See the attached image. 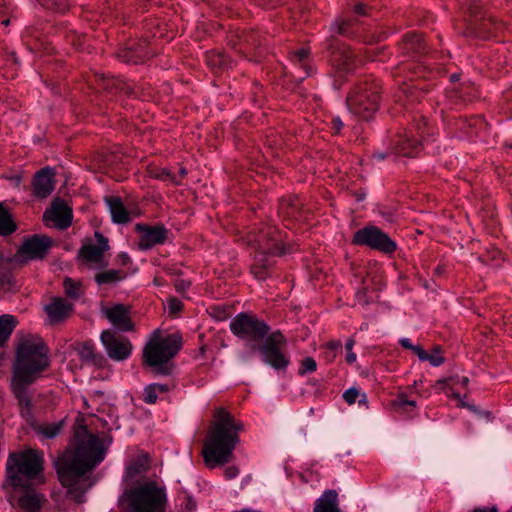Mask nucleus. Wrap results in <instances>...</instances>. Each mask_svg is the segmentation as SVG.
I'll return each mask as SVG.
<instances>
[{"label": "nucleus", "instance_id": "18", "mask_svg": "<svg viewBox=\"0 0 512 512\" xmlns=\"http://www.w3.org/2000/svg\"><path fill=\"white\" fill-rule=\"evenodd\" d=\"M42 221L46 227L64 229V198L57 196L43 213Z\"/></svg>", "mask_w": 512, "mask_h": 512}, {"label": "nucleus", "instance_id": "43", "mask_svg": "<svg viewBox=\"0 0 512 512\" xmlns=\"http://www.w3.org/2000/svg\"><path fill=\"white\" fill-rule=\"evenodd\" d=\"M55 469L57 472L58 480L64 487V453L58 455L55 461Z\"/></svg>", "mask_w": 512, "mask_h": 512}, {"label": "nucleus", "instance_id": "50", "mask_svg": "<svg viewBox=\"0 0 512 512\" xmlns=\"http://www.w3.org/2000/svg\"><path fill=\"white\" fill-rule=\"evenodd\" d=\"M239 474V469L236 466H228L224 470V476L227 480L235 478Z\"/></svg>", "mask_w": 512, "mask_h": 512}, {"label": "nucleus", "instance_id": "39", "mask_svg": "<svg viewBox=\"0 0 512 512\" xmlns=\"http://www.w3.org/2000/svg\"><path fill=\"white\" fill-rule=\"evenodd\" d=\"M463 9L466 10L471 16L478 17L482 15V1L481 0H465Z\"/></svg>", "mask_w": 512, "mask_h": 512}, {"label": "nucleus", "instance_id": "4", "mask_svg": "<svg viewBox=\"0 0 512 512\" xmlns=\"http://www.w3.org/2000/svg\"><path fill=\"white\" fill-rule=\"evenodd\" d=\"M249 243L255 247L251 273L258 280H265L275 265V256L285 253L284 234L275 226L265 225L250 233Z\"/></svg>", "mask_w": 512, "mask_h": 512}, {"label": "nucleus", "instance_id": "40", "mask_svg": "<svg viewBox=\"0 0 512 512\" xmlns=\"http://www.w3.org/2000/svg\"><path fill=\"white\" fill-rule=\"evenodd\" d=\"M152 177L162 180V181H171L176 185L180 184V180L176 175H173L170 170L166 168L158 169L152 172Z\"/></svg>", "mask_w": 512, "mask_h": 512}, {"label": "nucleus", "instance_id": "54", "mask_svg": "<svg viewBox=\"0 0 512 512\" xmlns=\"http://www.w3.org/2000/svg\"><path fill=\"white\" fill-rule=\"evenodd\" d=\"M73 223V212L72 208L69 206L68 202L66 201V229L71 226Z\"/></svg>", "mask_w": 512, "mask_h": 512}, {"label": "nucleus", "instance_id": "19", "mask_svg": "<svg viewBox=\"0 0 512 512\" xmlns=\"http://www.w3.org/2000/svg\"><path fill=\"white\" fill-rule=\"evenodd\" d=\"M421 143L415 138L413 129L411 128L404 135L399 136L393 149L396 154L405 157H414L420 152Z\"/></svg>", "mask_w": 512, "mask_h": 512}, {"label": "nucleus", "instance_id": "57", "mask_svg": "<svg viewBox=\"0 0 512 512\" xmlns=\"http://www.w3.org/2000/svg\"><path fill=\"white\" fill-rule=\"evenodd\" d=\"M365 9H366V6L364 4H357L354 8V12L358 15H365L366 12H365Z\"/></svg>", "mask_w": 512, "mask_h": 512}, {"label": "nucleus", "instance_id": "5", "mask_svg": "<svg viewBox=\"0 0 512 512\" xmlns=\"http://www.w3.org/2000/svg\"><path fill=\"white\" fill-rule=\"evenodd\" d=\"M44 457L36 449L10 452L6 461V482L11 487L28 488L44 483Z\"/></svg>", "mask_w": 512, "mask_h": 512}, {"label": "nucleus", "instance_id": "28", "mask_svg": "<svg viewBox=\"0 0 512 512\" xmlns=\"http://www.w3.org/2000/svg\"><path fill=\"white\" fill-rule=\"evenodd\" d=\"M95 84L97 88L112 92L114 89L123 90L125 85L121 80L114 77H108L104 73H95Z\"/></svg>", "mask_w": 512, "mask_h": 512}, {"label": "nucleus", "instance_id": "62", "mask_svg": "<svg viewBox=\"0 0 512 512\" xmlns=\"http://www.w3.org/2000/svg\"><path fill=\"white\" fill-rule=\"evenodd\" d=\"M374 157H376V158H377V159H379V160H382V159H384V158H385V155H384V154H382V153H378V154H375V155H374Z\"/></svg>", "mask_w": 512, "mask_h": 512}, {"label": "nucleus", "instance_id": "63", "mask_svg": "<svg viewBox=\"0 0 512 512\" xmlns=\"http://www.w3.org/2000/svg\"><path fill=\"white\" fill-rule=\"evenodd\" d=\"M3 24L8 25L9 24V20L8 19L4 20Z\"/></svg>", "mask_w": 512, "mask_h": 512}, {"label": "nucleus", "instance_id": "51", "mask_svg": "<svg viewBox=\"0 0 512 512\" xmlns=\"http://www.w3.org/2000/svg\"><path fill=\"white\" fill-rule=\"evenodd\" d=\"M308 56V50L302 48L300 50H297L296 52H294V59L296 62H298L299 64H301Z\"/></svg>", "mask_w": 512, "mask_h": 512}, {"label": "nucleus", "instance_id": "20", "mask_svg": "<svg viewBox=\"0 0 512 512\" xmlns=\"http://www.w3.org/2000/svg\"><path fill=\"white\" fill-rule=\"evenodd\" d=\"M31 383H26L21 381L20 379H12V391L16 399L18 400V404L20 406V413L23 417H28L31 415V397L28 393L27 387Z\"/></svg>", "mask_w": 512, "mask_h": 512}, {"label": "nucleus", "instance_id": "8", "mask_svg": "<svg viewBox=\"0 0 512 512\" xmlns=\"http://www.w3.org/2000/svg\"><path fill=\"white\" fill-rule=\"evenodd\" d=\"M181 346L180 335L170 334L162 337L156 330L143 349V361L153 367L158 374L169 375L172 371L170 360L179 352Z\"/></svg>", "mask_w": 512, "mask_h": 512}, {"label": "nucleus", "instance_id": "7", "mask_svg": "<svg viewBox=\"0 0 512 512\" xmlns=\"http://www.w3.org/2000/svg\"><path fill=\"white\" fill-rule=\"evenodd\" d=\"M166 504V488L153 480L125 490L120 498L122 512H165Z\"/></svg>", "mask_w": 512, "mask_h": 512}, {"label": "nucleus", "instance_id": "3", "mask_svg": "<svg viewBox=\"0 0 512 512\" xmlns=\"http://www.w3.org/2000/svg\"><path fill=\"white\" fill-rule=\"evenodd\" d=\"M242 430L243 424L225 408L215 409L202 450V456L208 468L214 469L232 459L233 451L239 442L238 433Z\"/></svg>", "mask_w": 512, "mask_h": 512}, {"label": "nucleus", "instance_id": "64", "mask_svg": "<svg viewBox=\"0 0 512 512\" xmlns=\"http://www.w3.org/2000/svg\"><path fill=\"white\" fill-rule=\"evenodd\" d=\"M453 396H454L455 398H459V394H458V393H453Z\"/></svg>", "mask_w": 512, "mask_h": 512}, {"label": "nucleus", "instance_id": "6", "mask_svg": "<svg viewBox=\"0 0 512 512\" xmlns=\"http://www.w3.org/2000/svg\"><path fill=\"white\" fill-rule=\"evenodd\" d=\"M47 347L37 336L22 339L16 350L13 378L33 383L37 375L48 366Z\"/></svg>", "mask_w": 512, "mask_h": 512}, {"label": "nucleus", "instance_id": "35", "mask_svg": "<svg viewBox=\"0 0 512 512\" xmlns=\"http://www.w3.org/2000/svg\"><path fill=\"white\" fill-rule=\"evenodd\" d=\"M84 290L80 281L66 277V298L78 299L84 294Z\"/></svg>", "mask_w": 512, "mask_h": 512}, {"label": "nucleus", "instance_id": "23", "mask_svg": "<svg viewBox=\"0 0 512 512\" xmlns=\"http://www.w3.org/2000/svg\"><path fill=\"white\" fill-rule=\"evenodd\" d=\"M149 56L148 51L144 46H137L136 48L129 46L119 51L118 57L122 62L128 64H138L143 62Z\"/></svg>", "mask_w": 512, "mask_h": 512}, {"label": "nucleus", "instance_id": "33", "mask_svg": "<svg viewBox=\"0 0 512 512\" xmlns=\"http://www.w3.org/2000/svg\"><path fill=\"white\" fill-rule=\"evenodd\" d=\"M64 420H60L58 423H45L37 427L36 431L46 439H52L57 436L63 426Z\"/></svg>", "mask_w": 512, "mask_h": 512}, {"label": "nucleus", "instance_id": "45", "mask_svg": "<svg viewBox=\"0 0 512 512\" xmlns=\"http://www.w3.org/2000/svg\"><path fill=\"white\" fill-rule=\"evenodd\" d=\"M354 345L355 340L353 338H349L345 344L347 350L346 361L349 364H353L356 361V354L352 351Z\"/></svg>", "mask_w": 512, "mask_h": 512}, {"label": "nucleus", "instance_id": "17", "mask_svg": "<svg viewBox=\"0 0 512 512\" xmlns=\"http://www.w3.org/2000/svg\"><path fill=\"white\" fill-rule=\"evenodd\" d=\"M135 230L139 233L138 246L141 250H148L155 245L163 244L168 235V230L164 225L149 226L137 224Z\"/></svg>", "mask_w": 512, "mask_h": 512}, {"label": "nucleus", "instance_id": "42", "mask_svg": "<svg viewBox=\"0 0 512 512\" xmlns=\"http://www.w3.org/2000/svg\"><path fill=\"white\" fill-rule=\"evenodd\" d=\"M413 129H415L418 136L421 138L425 137L426 129H428V121L425 117L420 116L414 120Z\"/></svg>", "mask_w": 512, "mask_h": 512}, {"label": "nucleus", "instance_id": "11", "mask_svg": "<svg viewBox=\"0 0 512 512\" xmlns=\"http://www.w3.org/2000/svg\"><path fill=\"white\" fill-rule=\"evenodd\" d=\"M352 243L367 246L383 253H393L397 248L396 243L376 226H367L356 231Z\"/></svg>", "mask_w": 512, "mask_h": 512}, {"label": "nucleus", "instance_id": "27", "mask_svg": "<svg viewBox=\"0 0 512 512\" xmlns=\"http://www.w3.org/2000/svg\"><path fill=\"white\" fill-rule=\"evenodd\" d=\"M402 49L406 53L421 54L425 50V43L421 35L416 33L407 34L403 39Z\"/></svg>", "mask_w": 512, "mask_h": 512}, {"label": "nucleus", "instance_id": "61", "mask_svg": "<svg viewBox=\"0 0 512 512\" xmlns=\"http://www.w3.org/2000/svg\"><path fill=\"white\" fill-rule=\"evenodd\" d=\"M65 309H66V316L72 311V307L70 304H68L66 302V306H65Z\"/></svg>", "mask_w": 512, "mask_h": 512}, {"label": "nucleus", "instance_id": "52", "mask_svg": "<svg viewBox=\"0 0 512 512\" xmlns=\"http://www.w3.org/2000/svg\"><path fill=\"white\" fill-rule=\"evenodd\" d=\"M421 361H426L427 359V352L419 345H415V347L412 350Z\"/></svg>", "mask_w": 512, "mask_h": 512}, {"label": "nucleus", "instance_id": "13", "mask_svg": "<svg viewBox=\"0 0 512 512\" xmlns=\"http://www.w3.org/2000/svg\"><path fill=\"white\" fill-rule=\"evenodd\" d=\"M97 244L83 245L79 251L80 257L95 269H104L109 265L104 253L109 250L108 239L101 233L96 232Z\"/></svg>", "mask_w": 512, "mask_h": 512}, {"label": "nucleus", "instance_id": "9", "mask_svg": "<svg viewBox=\"0 0 512 512\" xmlns=\"http://www.w3.org/2000/svg\"><path fill=\"white\" fill-rule=\"evenodd\" d=\"M380 100V85L375 80L365 81L347 97L349 110L358 117L368 120L377 111Z\"/></svg>", "mask_w": 512, "mask_h": 512}, {"label": "nucleus", "instance_id": "49", "mask_svg": "<svg viewBox=\"0 0 512 512\" xmlns=\"http://www.w3.org/2000/svg\"><path fill=\"white\" fill-rule=\"evenodd\" d=\"M168 304H169V309L172 313L179 312L183 307L182 302L176 298L169 299Z\"/></svg>", "mask_w": 512, "mask_h": 512}, {"label": "nucleus", "instance_id": "36", "mask_svg": "<svg viewBox=\"0 0 512 512\" xmlns=\"http://www.w3.org/2000/svg\"><path fill=\"white\" fill-rule=\"evenodd\" d=\"M207 64L215 71L224 69L228 65V58L223 53H211L206 57Z\"/></svg>", "mask_w": 512, "mask_h": 512}, {"label": "nucleus", "instance_id": "29", "mask_svg": "<svg viewBox=\"0 0 512 512\" xmlns=\"http://www.w3.org/2000/svg\"><path fill=\"white\" fill-rule=\"evenodd\" d=\"M17 225L7 208L0 202V235L8 236L14 233Z\"/></svg>", "mask_w": 512, "mask_h": 512}, {"label": "nucleus", "instance_id": "46", "mask_svg": "<svg viewBox=\"0 0 512 512\" xmlns=\"http://www.w3.org/2000/svg\"><path fill=\"white\" fill-rule=\"evenodd\" d=\"M394 406L399 408V409H403L405 410V408L407 406H410V407H415V401L413 400H408L405 396L401 395L399 396L395 401H394Z\"/></svg>", "mask_w": 512, "mask_h": 512}, {"label": "nucleus", "instance_id": "21", "mask_svg": "<svg viewBox=\"0 0 512 512\" xmlns=\"http://www.w3.org/2000/svg\"><path fill=\"white\" fill-rule=\"evenodd\" d=\"M313 512H342L336 490L330 489L324 491L315 501Z\"/></svg>", "mask_w": 512, "mask_h": 512}, {"label": "nucleus", "instance_id": "2", "mask_svg": "<svg viewBox=\"0 0 512 512\" xmlns=\"http://www.w3.org/2000/svg\"><path fill=\"white\" fill-rule=\"evenodd\" d=\"M231 332L238 338L251 343L252 350H258L262 361L276 370H284L289 358L283 352L286 338L280 331L269 333L270 327L257 316L239 313L230 322Z\"/></svg>", "mask_w": 512, "mask_h": 512}, {"label": "nucleus", "instance_id": "53", "mask_svg": "<svg viewBox=\"0 0 512 512\" xmlns=\"http://www.w3.org/2000/svg\"><path fill=\"white\" fill-rule=\"evenodd\" d=\"M117 261L120 265L127 266L131 262V259L127 253L121 252L117 256Z\"/></svg>", "mask_w": 512, "mask_h": 512}, {"label": "nucleus", "instance_id": "34", "mask_svg": "<svg viewBox=\"0 0 512 512\" xmlns=\"http://www.w3.org/2000/svg\"><path fill=\"white\" fill-rule=\"evenodd\" d=\"M333 61L339 65L343 66L344 69L349 70L353 63V54L347 50H335L332 51Z\"/></svg>", "mask_w": 512, "mask_h": 512}, {"label": "nucleus", "instance_id": "60", "mask_svg": "<svg viewBox=\"0 0 512 512\" xmlns=\"http://www.w3.org/2000/svg\"><path fill=\"white\" fill-rule=\"evenodd\" d=\"M186 175H187V170H186V168L182 167L179 170L180 177H177V178L181 181V179L184 178Z\"/></svg>", "mask_w": 512, "mask_h": 512}, {"label": "nucleus", "instance_id": "59", "mask_svg": "<svg viewBox=\"0 0 512 512\" xmlns=\"http://www.w3.org/2000/svg\"><path fill=\"white\" fill-rule=\"evenodd\" d=\"M357 300L359 303H362V304H367V300L365 299V290H362V291H358L357 292Z\"/></svg>", "mask_w": 512, "mask_h": 512}, {"label": "nucleus", "instance_id": "31", "mask_svg": "<svg viewBox=\"0 0 512 512\" xmlns=\"http://www.w3.org/2000/svg\"><path fill=\"white\" fill-rule=\"evenodd\" d=\"M168 391H169L168 385L153 383L145 388L143 399L148 404H154V403H156L159 394H165Z\"/></svg>", "mask_w": 512, "mask_h": 512}, {"label": "nucleus", "instance_id": "38", "mask_svg": "<svg viewBox=\"0 0 512 512\" xmlns=\"http://www.w3.org/2000/svg\"><path fill=\"white\" fill-rule=\"evenodd\" d=\"M468 382H469L468 377L451 376L448 378L439 379L436 382V385L440 386L441 389H444V387L446 385L451 386V387H454L456 385L466 386L468 384Z\"/></svg>", "mask_w": 512, "mask_h": 512}, {"label": "nucleus", "instance_id": "55", "mask_svg": "<svg viewBox=\"0 0 512 512\" xmlns=\"http://www.w3.org/2000/svg\"><path fill=\"white\" fill-rule=\"evenodd\" d=\"M400 344L402 347L406 348V349H411L413 350V348L415 347V345H413L410 341V339L408 338H402L400 339Z\"/></svg>", "mask_w": 512, "mask_h": 512}, {"label": "nucleus", "instance_id": "30", "mask_svg": "<svg viewBox=\"0 0 512 512\" xmlns=\"http://www.w3.org/2000/svg\"><path fill=\"white\" fill-rule=\"evenodd\" d=\"M149 469V459L147 456H140L126 467V478L132 479L137 475L146 472Z\"/></svg>", "mask_w": 512, "mask_h": 512}, {"label": "nucleus", "instance_id": "37", "mask_svg": "<svg viewBox=\"0 0 512 512\" xmlns=\"http://www.w3.org/2000/svg\"><path fill=\"white\" fill-rule=\"evenodd\" d=\"M342 343L339 340H332L325 344L324 349V358L327 362H332L335 360L338 351L341 350Z\"/></svg>", "mask_w": 512, "mask_h": 512}, {"label": "nucleus", "instance_id": "44", "mask_svg": "<svg viewBox=\"0 0 512 512\" xmlns=\"http://www.w3.org/2000/svg\"><path fill=\"white\" fill-rule=\"evenodd\" d=\"M426 361H429L432 366L438 367L444 363L445 359L440 355V349L437 347L433 354L427 353Z\"/></svg>", "mask_w": 512, "mask_h": 512}, {"label": "nucleus", "instance_id": "41", "mask_svg": "<svg viewBox=\"0 0 512 512\" xmlns=\"http://www.w3.org/2000/svg\"><path fill=\"white\" fill-rule=\"evenodd\" d=\"M317 368V363L314 358L306 357L302 360L299 368V374L304 375L306 373L314 372Z\"/></svg>", "mask_w": 512, "mask_h": 512}, {"label": "nucleus", "instance_id": "16", "mask_svg": "<svg viewBox=\"0 0 512 512\" xmlns=\"http://www.w3.org/2000/svg\"><path fill=\"white\" fill-rule=\"evenodd\" d=\"M101 313L108 321L121 332H130L134 330V323L131 319L129 306L124 304H115L111 307L102 306Z\"/></svg>", "mask_w": 512, "mask_h": 512}, {"label": "nucleus", "instance_id": "58", "mask_svg": "<svg viewBox=\"0 0 512 512\" xmlns=\"http://www.w3.org/2000/svg\"><path fill=\"white\" fill-rule=\"evenodd\" d=\"M332 124H333V128L335 129V131L338 133L340 131V129L342 128L343 126V123L342 121L339 119V118H334L332 120Z\"/></svg>", "mask_w": 512, "mask_h": 512}, {"label": "nucleus", "instance_id": "56", "mask_svg": "<svg viewBox=\"0 0 512 512\" xmlns=\"http://www.w3.org/2000/svg\"><path fill=\"white\" fill-rule=\"evenodd\" d=\"M473 512H498V509L496 506L493 507H479L475 508Z\"/></svg>", "mask_w": 512, "mask_h": 512}, {"label": "nucleus", "instance_id": "32", "mask_svg": "<svg viewBox=\"0 0 512 512\" xmlns=\"http://www.w3.org/2000/svg\"><path fill=\"white\" fill-rule=\"evenodd\" d=\"M356 23L357 21L355 18L347 17L345 19H341L339 22H335L332 26V30L339 35L351 37L354 35L353 27Z\"/></svg>", "mask_w": 512, "mask_h": 512}, {"label": "nucleus", "instance_id": "48", "mask_svg": "<svg viewBox=\"0 0 512 512\" xmlns=\"http://www.w3.org/2000/svg\"><path fill=\"white\" fill-rule=\"evenodd\" d=\"M191 285V282L184 279H177L175 281V288L178 292L183 293L185 292Z\"/></svg>", "mask_w": 512, "mask_h": 512}, {"label": "nucleus", "instance_id": "12", "mask_svg": "<svg viewBox=\"0 0 512 512\" xmlns=\"http://www.w3.org/2000/svg\"><path fill=\"white\" fill-rule=\"evenodd\" d=\"M100 339L107 355L112 360L123 361L130 356L132 344L127 338L117 336L112 330H104L100 335Z\"/></svg>", "mask_w": 512, "mask_h": 512}, {"label": "nucleus", "instance_id": "15", "mask_svg": "<svg viewBox=\"0 0 512 512\" xmlns=\"http://www.w3.org/2000/svg\"><path fill=\"white\" fill-rule=\"evenodd\" d=\"M55 169L49 166L38 170L31 181L32 194L38 199H45L51 195L56 184Z\"/></svg>", "mask_w": 512, "mask_h": 512}, {"label": "nucleus", "instance_id": "22", "mask_svg": "<svg viewBox=\"0 0 512 512\" xmlns=\"http://www.w3.org/2000/svg\"><path fill=\"white\" fill-rule=\"evenodd\" d=\"M105 202L109 208L114 223L125 224L130 221V215L118 196H106Z\"/></svg>", "mask_w": 512, "mask_h": 512}, {"label": "nucleus", "instance_id": "24", "mask_svg": "<svg viewBox=\"0 0 512 512\" xmlns=\"http://www.w3.org/2000/svg\"><path fill=\"white\" fill-rule=\"evenodd\" d=\"M82 360L96 366H101L105 361L102 354L97 353L92 342H84L75 347Z\"/></svg>", "mask_w": 512, "mask_h": 512}, {"label": "nucleus", "instance_id": "10", "mask_svg": "<svg viewBox=\"0 0 512 512\" xmlns=\"http://www.w3.org/2000/svg\"><path fill=\"white\" fill-rule=\"evenodd\" d=\"M54 244V240L45 234L27 236L16 251L14 260L19 264H26L33 260H42L47 256Z\"/></svg>", "mask_w": 512, "mask_h": 512}, {"label": "nucleus", "instance_id": "26", "mask_svg": "<svg viewBox=\"0 0 512 512\" xmlns=\"http://www.w3.org/2000/svg\"><path fill=\"white\" fill-rule=\"evenodd\" d=\"M44 310L51 323H57L64 319V299L53 297L51 302L45 305Z\"/></svg>", "mask_w": 512, "mask_h": 512}, {"label": "nucleus", "instance_id": "47", "mask_svg": "<svg viewBox=\"0 0 512 512\" xmlns=\"http://www.w3.org/2000/svg\"><path fill=\"white\" fill-rule=\"evenodd\" d=\"M359 394L360 393L356 388H350L344 392L343 398L349 405H351L356 402Z\"/></svg>", "mask_w": 512, "mask_h": 512}, {"label": "nucleus", "instance_id": "14", "mask_svg": "<svg viewBox=\"0 0 512 512\" xmlns=\"http://www.w3.org/2000/svg\"><path fill=\"white\" fill-rule=\"evenodd\" d=\"M37 486L31 485L28 488L12 487L19 512H40L45 502V496L37 491Z\"/></svg>", "mask_w": 512, "mask_h": 512}, {"label": "nucleus", "instance_id": "1", "mask_svg": "<svg viewBox=\"0 0 512 512\" xmlns=\"http://www.w3.org/2000/svg\"><path fill=\"white\" fill-rule=\"evenodd\" d=\"M102 440L87 429L81 414L73 425V435L66 449V497L77 503L85 501V493L92 486L90 475L105 459Z\"/></svg>", "mask_w": 512, "mask_h": 512}, {"label": "nucleus", "instance_id": "25", "mask_svg": "<svg viewBox=\"0 0 512 512\" xmlns=\"http://www.w3.org/2000/svg\"><path fill=\"white\" fill-rule=\"evenodd\" d=\"M101 270L102 271L96 273L94 276V280L99 286L116 284L126 277V273L121 270Z\"/></svg>", "mask_w": 512, "mask_h": 512}]
</instances>
